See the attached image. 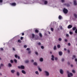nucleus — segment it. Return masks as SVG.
<instances>
[{
  "mask_svg": "<svg viewBox=\"0 0 77 77\" xmlns=\"http://www.w3.org/2000/svg\"><path fill=\"white\" fill-rule=\"evenodd\" d=\"M39 61L40 62H43L44 61V59L43 58H40L39 59Z\"/></svg>",
  "mask_w": 77,
  "mask_h": 77,
  "instance_id": "obj_7",
  "label": "nucleus"
},
{
  "mask_svg": "<svg viewBox=\"0 0 77 77\" xmlns=\"http://www.w3.org/2000/svg\"><path fill=\"white\" fill-rule=\"evenodd\" d=\"M58 18L59 20H61L62 18V17L60 15H59L58 17Z\"/></svg>",
  "mask_w": 77,
  "mask_h": 77,
  "instance_id": "obj_17",
  "label": "nucleus"
},
{
  "mask_svg": "<svg viewBox=\"0 0 77 77\" xmlns=\"http://www.w3.org/2000/svg\"><path fill=\"white\" fill-rule=\"evenodd\" d=\"M15 57H16V58H17V57H18V55H17V54H16L15 55Z\"/></svg>",
  "mask_w": 77,
  "mask_h": 77,
  "instance_id": "obj_36",
  "label": "nucleus"
},
{
  "mask_svg": "<svg viewBox=\"0 0 77 77\" xmlns=\"http://www.w3.org/2000/svg\"><path fill=\"white\" fill-rule=\"evenodd\" d=\"M16 74L17 76H20V72L18 71H17L16 72Z\"/></svg>",
  "mask_w": 77,
  "mask_h": 77,
  "instance_id": "obj_8",
  "label": "nucleus"
},
{
  "mask_svg": "<svg viewBox=\"0 0 77 77\" xmlns=\"http://www.w3.org/2000/svg\"><path fill=\"white\" fill-rule=\"evenodd\" d=\"M69 33H70V35H72V32H69Z\"/></svg>",
  "mask_w": 77,
  "mask_h": 77,
  "instance_id": "obj_41",
  "label": "nucleus"
},
{
  "mask_svg": "<svg viewBox=\"0 0 77 77\" xmlns=\"http://www.w3.org/2000/svg\"><path fill=\"white\" fill-rule=\"evenodd\" d=\"M72 72L73 73H75V71L74 70H72Z\"/></svg>",
  "mask_w": 77,
  "mask_h": 77,
  "instance_id": "obj_29",
  "label": "nucleus"
},
{
  "mask_svg": "<svg viewBox=\"0 0 77 77\" xmlns=\"http://www.w3.org/2000/svg\"><path fill=\"white\" fill-rule=\"evenodd\" d=\"M32 38H34V37L35 36V35H34V34H32Z\"/></svg>",
  "mask_w": 77,
  "mask_h": 77,
  "instance_id": "obj_38",
  "label": "nucleus"
},
{
  "mask_svg": "<svg viewBox=\"0 0 77 77\" xmlns=\"http://www.w3.org/2000/svg\"><path fill=\"white\" fill-rule=\"evenodd\" d=\"M44 73L45 74V75L46 77H49V76L50 75V73L49 72L46 70H45L44 71Z\"/></svg>",
  "mask_w": 77,
  "mask_h": 77,
  "instance_id": "obj_1",
  "label": "nucleus"
},
{
  "mask_svg": "<svg viewBox=\"0 0 77 77\" xmlns=\"http://www.w3.org/2000/svg\"><path fill=\"white\" fill-rule=\"evenodd\" d=\"M31 62H34V60H31Z\"/></svg>",
  "mask_w": 77,
  "mask_h": 77,
  "instance_id": "obj_55",
  "label": "nucleus"
},
{
  "mask_svg": "<svg viewBox=\"0 0 77 77\" xmlns=\"http://www.w3.org/2000/svg\"><path fill=\"white\" fill-rule=\"evenodd\" d=\"M27 45H25L24 46V47L25 48H27Z\"/></svg>",
  "mask_w": 77,
  "mask_h": 77,
  "instance_id": "obj_42",
  "label": "nucleus"
},
{
  "mask_svg": "<svg viewBox=\"0 0 77 77\" xmlns=\"http://www.w3.org/2000/svg\"><path fill=\"white\" fill-rule=\"evenodd\" d=\"M58 40L59 41H62V38H60L58 39Z\"/></svg>",
  "mask_w": 77,
  "mask_h": 77,
  "instance_id": "obj_32",
  "label": "nucleus"
},
{
  "mask_svg": "<svg viewBox=\"0 0 77 77\" xmlns=\"http://www.w3.org/2000/svg\"><path fill=\"white\" fill-rule=\"evenodd\" d=\"M17 41L19 43H21V41L20 40H18Z\"/></svg>",
  "mask_w": 77,
  "mask_h": 77,
  "instance_id": "obj_28",
  "label": "nucleus"
},
{
  "mask_svg": "<svg viewBox=\"0 0 77 77\" xmlns=\"http://www.w3.org/2000/svg\"><path fill=\"white\" fill-rule=\"evenodd\" d=\"M23 37H21V38H20V39L21 40H23Z\"/></svg>",
  "mask_w": 77,
  "mask_h": 77,
  "instance_id": "obj_43",
  "label": "nucleus"
},
{
  "mask_svg": "<svg viewBox=\"0 0 77 77\" xmlns=\"http://www.w3.org/2000/svg\"><path fill=\"white\" fill-rule=\"evenodd\" d=\"M44 3L45 5H47L48 3V2L47 1H45L44 2Z\"/></svg>",
  "mask_w": 77,
  "mask_h": 77,
  "instance_id": "obj_20",
  "label": "nucleus"
},
{
  "mask_svg": "<svg viewBox=\"0 0 77 77\" xmlns=\"http://www.w3.org/2000/svg\"><path fill=\"white\" fill-rule=\"evenodd\" d=\"M35 32L36 33H38V32H39V31L37 29H35Z\"/></svg>",
  "mask_w": 77,
  "mask_h": 77,
  "instance_id": "obj_33",
  "label": "nucleus"
},
{
  "mask_svg": "<svg viewBox=\"0 0 77 77\" xmlns=\"http://www.w3.org/2000/svg\"><path fill=\"white\" fill-rule=\"evenodd\" d=\"M61 61L62 62H64L65 61V59L64 58H63L61 59Z\"/></svg>",
  "mask_w": 77,
  "mask_h": 77,
  "instance_id": "obj_30",
  "label": "nucleus"
},
{
  "mask_svg": "<svg viewBox=\"0 0 77 77\" xmlns=\"http://www.w3.org/2000/svg\"><path fill=\"white\" fill-rule=\"evenodd\" d=\"M67 77H72L73 76L72 73L69 72V71H67Z\"/></svg>",
  "mask_w": 77,
  "mask_h": 77,
  "instance_id": "obj_2",
  "label": "nucleus"
},
{
  "mask_svg": "<svg viewBox=\"0 0 77 77\" xmlns=\"http://www.w3.org/2000/svg\"><path fill=\"white\" fill-rule=\"evenodd\" d=\"M0 75H2V74L1 73H0Z\"/></svg>",
  "mask_w": 77,
  "mask_h": 77,
  "instance_id": "obj_63",
  "label": "nucleus"
},
{
  "mask_svg": "<svg viewBox=\"0 0 77 77\" xmlns=\"http://www.w3.org/2000/svg\"><path fill=\"white\" fill-rule=\"evenodd\" d=\"M63 12L64 14H67V13H68V11L66 9L64 8L63 10Z\"/></svg>",
  "mask_w": 77,
  "mask_h": 77,
  "instance_id": "obj_4",
  "label": "nucleus"
},
{
  "mask_svg": "<svg viewBox=\"0 0 77 77\" xmlns=\"http://www.w3.org/2000/svg\"><path fill=\"white\" fill-rule=\"evenodd\" d=\"M38 45H41V43L39 42V43H38Z\"/></svg>",
  "mask_w": 77,
  "mask_h": 77,
  "instance_id": "obj_49",
  "label": "nucleus"
},
{
  "mask_svg": "<svg viewBox=\"0 0 77 77\" xmlns=\"http://www.w3.org/2000/svg\"><path fill=\"white\" fill-rule=\"evenodd\" d=\"M73 57L74 58H75V56L73 55Z\"/></svg>",
  "mask_w": 77,
  "mask_h": 77,
  "instance_id": "obj_61",
  "label": "nucleus"
},
{
  "mask_svg": "<svg viewBox=\"0 0 77 77\" xmlns=\"http://www.w3.org/2000/svg\"><path fill=\"white\" fill-rule=\"evenodd\" d=\"M11 5L12 6H15V5H16V4L15 3H14L11 4Z\"/></svg>",
  "mask_w": 77,
  "mask_h": 77,
  "instance_id": "obj_16",
  "label": "nucleus"
},
{
  "mask_svg": "<svg viewBox=\"0 0 77 77\" xmlns=\"http://www.w3.org/2000/svg\"><path fill=\"white\" fill-rule=\"evenodd\" d=\"M60 72L61 74H63L64 72L63 70L62 69H60Z\"/></svg>",
  "mask_w": 77,
  "mask_h": 77,
  "instance_id": "obj_5",
  "label": "nucleus"
},
{
  "mask_svg": "<svg viewBox=\"0 0 77 77\" xmlns=\"http://www.w3.org/2000/svg\"><path fill=\"white\" fill-rule=\"evenodd\" d=\"M59 54L60 56H62L63 53H62V51H59Z\"/></svg>",
  "mask_w": 77,
  "mask_h": 77,
  "instance_id": "obj_10",
  "label": "nucleus"
},
{
  "mask_svg": "<svg viewBox=\"0 0 77 77\" xmlns=\"http://www.w3.org/2000/svg\"><path fill=\"white\" fill-rule=\"evenodd\" d=\"M3 2V0H0V3H2Z\"/></svg>",
  "mask_w": 77,
  "mask_h": 77,
  "instance_id": "obj_47",
  "label": "nucleus"
},
{
  "mask_svg": "<svg viewBox=\"0 0 77 77\" xmlns=\"http://www.w3.org/2000/svg\"><path fill=\"white\" fill-rule=\"evenodd\" d=\"M35 54H38V52H35Z\"/></svg>",
  "mask_w": 77,
  "mask_h": 77,
  "instance_id": "obj_56",
  "label": "nucleus"
},
{
  "mask_svg": "<svg viewBox=\"0 0 77 77\" xmlns=\"http://www.w3.org/2000/svg\"><path fill=\"white\" fill-rule=\"evenodd\" d=\"M72 26L71 25H69L68 26V29H71V28H72Z\"/></svg>",
  "mask_w": 77,
  "mask_h": 77,
  "instance_id": "obj_9",
  "label": "nucleus"
},
{
  "mask_svg": "<svg viewBox=\"0 0 77 77\" xmlns=\"http://www.w3.org/2000/svg\"><path fill=\"white\" fill-rule=\"evenodd\" d=\"M51 31H52V32H53V30H54L53 28H51Z\"/></svg>",
  "mask_w": 77,
  "mask_h": 77,
  "instance_id": "obj_34",
  "label": "nucleus"
},
{
  "mask_svg": "<svg viewBox=\"0 0 77 77\" xmlns=\"http://www.w3.org/2000/svg\"><path fill=\"white\" fill-rule=\"evenodd\" d=\"M66 36H67V37H69V35H68V34H66Z\"/></svg>",
  "mask_w": 77,
  "mask_h": 77,
  "instance_id": "obj_46",
  "label": "nucleus"
},
{
  "mask_svg": "<svg viewBox=\"0 0 77 77\" xmlns=\"http://www.w3.org/2000/svg\"><path fill=\"white\" fill-rule=\"evenodd\" d=\"M54 50H56L57 48H56V46L55 45L54 47Z\"/></svg>",
  "mask_w": 77,
  "mask_h": 77,
  "instance_id": "obj_18",
  "label": "nucleus"
},
{
  "mask_svg": "<svg viewBox=\"0 0 77 77\" xmlns=\"http://www.w3.org/2000/svg\"><path fill=\"white\" fill-rule=\"evenodd\" d=\"M33 65L35 66H38V63L37 62H35L33 63Z\"/></svg>",
  "mask_w": 77,
  "mask_h": 77,
  "instance_id": "obj_14",
  "label": "nucleus"
},
{
  "mask_svg": "<svg viewBox=\"0 0 77 77\" xmlns=\"http://www.w3.org/2000/svg\"><path fill=\"white\" fill-rule=\"evenodd\" d=\"M62 2L63 3L64 2H65V0H62Z\"/></svg>",
  "mask_w": 77,
  "mask_h": 77,
  "instance_id": "obj_51",
  "label": "nucleus"
},
{
  "mask_svg": "<svg viewBox=\"0 0 77 77\" xmlns=\"http://www.w3.org/2000/svg\"><path fill=\"white\" fill-rule=\"evenodd\" d=\"M0 50H1L3 51V48H0Z\"/></svg>",
  "mask_w": 77,
  "mask_h": 77,
  "instance_id": "obj_45",
  "label": "nucleus"
},
{
  "mask_svg": "<svg viewBox=\"0 0 77 77\" xmlns=\"http://www.w3.org/2000/svg\"><path fill=\"white\" fill-rule=\"evenodd\" d=\"M54 56L53 55H52L51 56V60L53 61H54Z\"/></svg>",
  "mask_w": 77,
  "mask_h": 77,
  "instance_id": "obj_6",
  "label": "nucleus"
},
{
  "mask_svg": "<svg viewBox=\"0 0 77 77\" xmlns=\"http://www.w3.org/2000/svg\"><path fill=\"white\" fill-rule=\"evenodd\" d=\"M76 29V27H74L72 28V30L73 31L75 30Z\"/></svg>",
  "mask_w": 77,
  "mask_h": 77,
  "instance_id": "obj_21",
  "label": "nucleus"
},
{
  "mask_svg": "<svg viewBox=\"0 0 77 77\" xmlns=\"http://www.w3.org/2000/svg\"><path fill=\"white\" fill-rule=\"evenodd\" d=\"M26 50L27 51H29L30 50V48H28L26 49Z\"/></svg>",
  "mask_w": 77,
  "mask_h": 77,
  "instance_id": "obj_37",
  "label": "nucleus"
},
{
  "mask_svg": "<svg viewBox=\"0 0 77 77\" xmlns=\"http://www.w3.org/2000/svg\"><path fill=\"white\" fill-rule=\"evenodd\" d=\"M75 33H77V29H76L75 31Z\"/></svg>",
  "mask_w": 77,
  "mask_h": 77,
  "instance_id": "obj_40",
  "label": "nucleus"
},
{
  "mask_svg": "<svg viewBox=\"0 0 77 77\" xmlns=\"http://www.w3.org/2000/svg\"><path fill=\"white\" fill-rule=\"evenodd\" d=\"M38 69L39 70V71H40V72H41V71H42V69H41V68L39 67L38 68Z\"/></svg>",
  "mask_w": 77,
  "mask_h": 77,
  "instance_id": "obj_22",
  "label": "nucleus"
},
{
  "mask_svg": "<svg viewBox=\"0 0 77 77\" xmlns=\"http://www.w3.org/2000/svg\"><path fill=\"white\" fill-rule=\"evenodd\" d=\"M75 61L76 62H77V59H75Z\"/></svg>",
  "mask_w": 77,
  "mask_h": 77,
  "instance_id": "obj_60",
  "label": "nucleus"
},
{
  "mask_svg": "<svg viewBox=\"0 0 77 77\" xmlns=\"http://www.w3.org/2000/svg\"><path fill=\"white\" fill-rule=\"evenodd\" d=\"M41 48H42V49H44V46H41Z\"/></svg>",
  "mask_w": 77,
  "mask_h": 77,
  "instance_id": "obj_39",
  "label": "nucleus"
},
{
  "mask_svg": "<svg viewBox=\"0 0 77 77\" xmlns=\"http://www.w3.org/2000/svg\"><path fill=\"white\" fill-rule=\"evenodd\" d=\"M74 16L75 18H77V14H74Z\"/></svg>",
  "mask_w": 77,
  "mask_h": 77,
  "instance_id": "obj_26",
  "label": "nucleus"
},
{
  "mask_svg": "<svg viewBox=\"0 0 77 77\" xmlns=\"http://www.w3.org/2000/svg\"><path fill=\"white\" fill-rule=\"evenodd\" d=\"M22 36H23V35H24V33H22Z\"/></svg>",
  "mask_w": 77,
  "mask_h": 77,
  "instance_id": "obj_53",
  "label": "nucleus"
},
{
  "mask_svg": "<svg viewBox=\"0 0 77 77\" xmlns=\"http://www.w3.org/2000/svg\"><path fill=\"white\" fill-rule=\"evenodd\" d=\"M35 73L36 74V75H39V72H38V71H36L35 72Z\"/></svg>",
  "mask_w": 77,
  "mask_h": 77,
  "instance_id": "obj_15",
  "label": "nucleus"
},
{
  "mask_svg": "<svg viewBox=\"0 0 77 77\" xmlns=\"http://www.w3.org/2000/svg\"><path fill=\"white\" fill-rule=\"evenodd\" d=\"M29 60H26L25 61V62L26 63H29Z\"/></svg>",
  "mask_w": 77,
  "mask_h": 77,
  "instance_id": "obj_24",
  "label": "nucleus"
},
{
  "mask_svg": "<svg viewBox=\"0 0 77 77\" xmlns=\"http://www.w3.org/2000/svg\"><path fill=\"white\" fill-rule=\"evenodd\" d=\"M18 68L19 69H24L25 68V67L23 65H21L20 66H18Z\"/></svg>",
  "mask_w": 77,
  "mask_h": 77,
  "instance_id": "obj_3",
  "label": "nucleus"
},
{
  "mask_svg": "<svg viewBox=\"0 0 77 77\" xmlns=\"http://www.w3.org/2000/svg\"><path fill=\"white\" fill-rule=\"evenodd\" d=\"M11 63H14V61L12 60H10Z\"/></svg>",
  "mask_w": 77,
  "mask_h": 77,
  "instance_id": "obj_31",
  "label": "nucleus"
},
{
  "mask_svg": "<svg viewBox=\"0 0 77 77\" xmlns=\"http://www.w3.org/2000/svg\"><path fill=\"white\" fill-rule=\"evenodd\" d=\"M74 5H77V1H76V0L74 1Z\"/></svg>",
  "mask_w": 77,
  "mask_h": 77,
  "instance_id": "obj_13",
  "label": "nucleus"
},
{
  "mask_svg": "<svg viewBox=\"0 0 77 77\" xmlns=\"http://www.w3.org/2000/svg\"><path fill=\"white\" fill-rule=\"evenodd\" d=\"M13 50H14V51H15V49L14 48H13Z\"/></svg>",
  "mask_w": 77,
  "mask_h": 77,
  "instance_id": "obj_50",
  "label": "nucleus"
},
{
  "mask_svg": "<svg viewBox=\"0 0 77 77\" xmlns=\"http://www.w3.org/2000/svg\"><path fill=\"white\" fill-rule=\"evenodd\" d=\"M14 61L15 62V63H17V60L15 59L14 60Z\"/></svg>",
  "mask_w": 77,
  "mask_h": 77,
  "instance_id": "obj_27",
  "label": "nucleus"
},
{
  "mask_svg": "<svg viewBox=\"0 0 77 77\" xmlns=\"http://www.w3.org/2000/svg\"><path fill=\"white\" fill-rule=\"evenodd\" d=\"M1 66H4V65H3V64H1Z\"/></svg>",
  "mask_w": 77,
  "mask_h": 77,
  "instance_id": "obj_52",
  "label": "nucleus"
},
{
  "mask_svg": "<svg viewBox=\"0 0 77 77\" xmlns=\"http://www.w3.org/2000/svg\"><path fill=\"white\" fill-rule=\"evenodd\" d=\"M22 73H23V74H26V72L24 70H22Z\"/></svg>",
  "mask_w": 77,
  "mask_h": 77,
  "instance_id": "obj_11",
  "label": "nucleus"
},
{
  "mask_svg": "<svg viewBox=\"0 0 77 77\" xmlns=\"http://www.w3.org/2000/svg\"><path fill=\"white\" fill-rule=\"evenodd\" d=\"M73 65L71 64V67H73Z\"/></svg>",
  "mask_w": 77,
  "mask_h": 77,
  "instance_id": "obj_54",
  "label": "nucleus"
},
{
  "mask_svg": "<svg viewBox=\"0 0 77 77\" xmlns=\"http://www.w3.org/2000/svg\"><path fill=\"white\" fill-rule=\"evenodd\" d=\"M39 35L40 37H42V34H41V33H39Z\"/></svg>",
  "mask_w": 77,
  "mask_h": 77,
  "instance_id": "obj_25",
  "label": "nucleus"
},
{
  "mask_svg": "<svg viewBox=\"0 0 77 77\" xmlns=\"http://www.w3.org/2000/svg\"><path fill=\"white\" fill-rule=\"evenodd\" d=\"M64 50L66 51V48H64Z\"/></svg>",
  "mask_w": 77,
  "mask_h": 77,
  "instance_id": "obj_57",
  "label": "nucleus"
},
{
  "mask_svg": "<svg viewBox=\"0 0 77 77\" xmlns=\"http://www.w3.org/2000/svg\"><path fill=\"white\" fill-rule=\"evenodd\" d=\"M58 59V58H57V57H55V60H57Z\"/></svg>",
  "mask_w": 77,
  "mask_h": 77,
  "instance_id": "obj_35",
  "label": "nucleus"
},
{
  "mask_svg": "<svg viewBox=\"0 0 77 77\" xmlns=\"http://www.w3.org/2000/svg\"><path fill=\"white\" fill-rule=\"evenodd\" d=\"M8 66H9V67H12V64H11V63H8Z\"/></svg>",
  "mask_w": 77,
  "mask_h": 77,
  "instance_id": "obj_19",
  "label": "nucleus"
},
{
  "mask_svg": "<svg viewBox=\"0 0 77 77\" xmlns=\"http://www.w3.org/2000/svg\"><path fill=\"white\" fill-rule=\"evenodd\" d=\"M68 45L69 46H70V45H71V44H70V43H68Z\"/></svg>",
  "mask_w": 77,
  "mask_h": 77,
  "instance_id": "obj_44",
  "label": "nucleus"
},
{
  "mask_svg": "<svg viewBox=\"0 0 77 77\" xmlns=\"http://www.w3.org/2000/svg\"><path fill=\"white\" fill-rule=\"evenodd\" d=\"M65 42H67V41H68V40L67 39H65Z\"/></svg>",
  "mask_w": 77,
  "mask_h": 77,
  "instance_id": "obj_48",
  "label": "nucleus"
},
{
  "mask_svg": "<svg viewBox=\"0 0 77 77\" xmlns=\"http://www.w3.org/2000/svg\"><path fill=\"white\" fill-rule=\"evenodd\" d=\"M68 53H69L70 52V51H69V50H68Z\"/></svg>",
  "mask_w": 77,
  "mask_h": 77,
  "instance_id": "obj_62",
  "label": "nucleus"
},
{
  "mask_svg": "<svg viewBox=\"0 0 77 77\" xmlns=\"http://www.w3.org/2000/svg\"><path fill=\"white\" fill-rule=\"evenodd\" d=\"M18 57V59H20V56H18V57Z\"/></svg>",
  "mask_w": 77,
  "mask_h": 77,
  "instance_id": "obj_59",
  "label": "nucleus"
},
{
  "mask_svg": "<svg viewBox=\"0 0 77 77\" xmlns=\"http://www.w3.org/2000/svg\"><path fill=\"white\" fill-rule=\"evenodd\" d=\"M15 72V70L13 69L11 70V73H12V74H14Z\"/></svg>",
  "mask_w": 77,
  "mask_h": 77,
  "instance_id": "obj_12",
  "label": "nucleus"
},
{
  "mask_svg": "<svg viewBox=\"0 0 77 77\" xmlns=\"http://www.w3.org/2000/svg\"><path fill=\"white\" fill-rule=\"evenodd\" d=\"M57 48H60V45H57Z\"/></svg>",
  "mask_w": 77,
  "mask_h": 77,
  "instance_id": "obj_23",
  "label": "nucleus"
},
{
  "mask_svg": "<svg viewBox=\"0 0 77 77\" xmlns=\"http://www.w3.org/2000/svg\"><path fill=\"white\" fill-rule=\"evenodd\" d=\"M28 53H29V54H30V53H31V51H28Z\"/></svg>",
  "mask_w": 77,
  "mask_h": 77,
  "instance_id": "obj_58",
  "label": "nucleus"
},
{
  "mask_svg": "<svg viewBox=\"0 0 77 77\" xmlns=\"http://www.w3.org/2000/svg\"><path fill=\"white\" fill-rule=\"evenodd\" d=\"M48 33L49 34H50V32H48Z\"/></svg>",
  "mask_w": 77,
  "mask_h": 77,
  "instance_id": "obj_64",
  "label": "nucleus"
}]
</instances>
